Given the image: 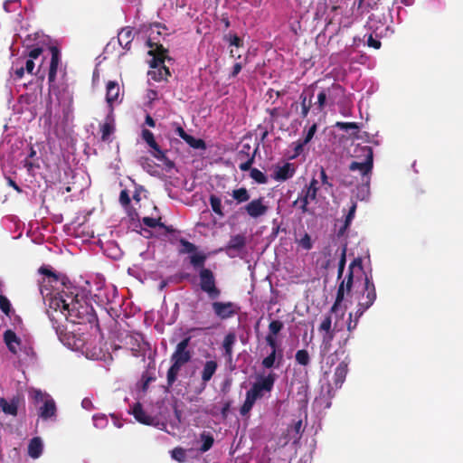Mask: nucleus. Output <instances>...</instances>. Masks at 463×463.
Masks as SVG:
<instances>
[{"label": "nucleus", "mask_w": 463, "mask_h": 463, "mask_svg": "<svg viewBox=\"0 0 463 463\" xmlns=\"http://www.w3.org/2000/svg\"><path fill=\"white\" fill-rule=\"evenodd\" d=\"M47 315L59 339L63 341L66 335L64 321L73 324H86L97 322V316L93 307L83 298L73 291L61 290L51 298L48 304Z\"/></svg>", "instance_id": "obj_1"}, {"label": "nucleus", "mask_w": 463, "mask_h": 463, "mask_svg": "<svg viewBox=\"0 0 463 463\" xmlns=\"http://www.w3.org/2000/svg\"><path fill=\"white\" fill-rule=\"evenodd\" d=\"M179 241L183 246L181 253H192L189 256L190 264L198 271L200 289L212 300L219 298L222 290L217 286L216 277L212 269L204 267L207 255L203 252H196V246L184 238Z\"/></svg>", "instance_id": "obj_2"}, {"label": "nucleus", "mask_w": 463, "mask_h": 463, "mask_svg": "<svg viewBox=\"0 0 463 463\" xmlns=\"http://www.w3.org/2000/svg\"><path fill=\"white\" fill-rule=\"evenodd\" d=\"M191 337L187 336L180 341L171 355L172 365L167 371L166 381L167 385L172 387L177 380L181 368L192 359V352L188 350Z\"/></svg>", "instance_id": "obj_3"}, {"label": "nucleus", "mask_w": 463, "mask_h": 463, "mask_svg": "<svg viewBox=\"0 0 463 463\" xmlns=\"http://www.w3.org/2000/svg\"><path fill=\"white\" fill-rule=\"evenodd\" d=\"M31 396L33 404L37 407L40 418L46 420L56 416V404L50 394L43 392L41 390H33Z\"/></svg>", "instance_id": "obj_4"}, {"label": "nucleus", "mask_w": 463, "mask_h": 463, "mask_svg": "<svg viewBox=\"0 0 463 463\" xmlns=\"http://www.w3.org/2000/svg\"><path fill=\"white\" fill-rule=\"evenodd\" d=\"M360 151L364 156L365 159L364 162H356L353 161L349 169L351 171H359L363 176V178H366V184L369 185L370 182V175L372 174L373 166V151L371 146H364L360 148Z\"/></svg>", "instance_id": "obj_5"}, {"label": "nucleus", "mask_w": 463, "mask_h": 463, "mask_svg": "<svg viewBox=\"0 0 463 463\" xmlns=\"http://www.w3.org/2000/svg\"><path fill=\"white\" fill-rule=\"evenodd\" d=\"M141 136L143 140L148 145L150 148H152L153 151L151 154L156 159L161 161L167 169H172L175 167L174 161L169 159L166 156L167 150L161 149L155 139L154 134L150 130L144 128L142 130Z\"/></svg>", "instance_id": "obj_6"}, {"label": "nucleus", "mask_w": 463, "mask_h": 463, "mask_svg": "<svg viewBox=\"0 0 463 463\" xmlns=\"http://www.w3.org/2000/svg\"><path fill=\"white\" fill-rule=\"evenodd\" d=\"M38 271L40 274L44 276L42 280H39L40 293L43 299H48L50 301L51 298L54 297L52 294V288L54 287V284L56 285L60 282V278L56 273L45 266H42Z\"/></svg>", "instance_id": "obj_7"}, {"label": "nucleus", "mask_w": 463, "mask_h": 463, "mask_svg": "<svg viewBox=\"0 0 463 463\" xmlns=\"http://www.w3.org/2000/svg\"><path fill=\"white\" fill-rule=\"evenodd\" d=\"M376 289L375 285L373 281L372 276L365 275L364 294L362 300L357 305L356 315L361 317L363 314L373 306L376 299Z\"/></svg>", "instance_id": "obj_8"}, {"label": "nucleus", "mask_w": 463, "mask_h": 463, "mask_svg": "<svg viewBox=\"0 0 463 463\" xmlns=\"http://www.w3.org/2000/svg\"><path fill=\"white\" fill-rule=\"evenodd\" d=\"M275 381L276 374L270 373L267 376L261 377L260 380L255 382L247 392L257 401L264 396V392H269L273 389Z\"/></svg>", "instance_id": "obj_9"}, {"label": "nucleus", "mask_w": 463, "mask_h": 463, "mask_svg": "<svg viewBox=\"0 0 463 463\" xmlns=\"http://www.w3.org/2000/svg\"><path fill=\"white\" fill-rule=\"evenodd\" d=\"M212 308L215 316L222 320L232 317L237 314L238 307L233 302L213 301Z\"/></svg>", "instance_id": "obj_10"}, {"label": "nucleus", "mask_w": 463, "mask_h": 463, "mask_svg": "<svg viewBox=\"0 0 463 463\" xmlns=\"http://www.w3.org/2000/svg\"><path fill=\"white\" fill-rule=\"evenodd\" d=\"M268 206L264 203L263 197L251 200L241 208V211L247 213V214L253 219H258L265 215L268 212Z\"/></svg>", "instance_id": "obj_11"}, {"label": "nucleus", "mask_w": 463, "mask_h": 463, "mask_svg": "<svg viewBox=\"0 0 463 463\" xmlns=\"http://www.w3.org/2000/svg\"><path fill=\"white\" fill-rule=\"evenodd\" d=\"M147 45L150 48H154L148 52V53L153 56V59L150 61V66L154 69H159L164 65L167 50L162 44L153 43L150 39L147 41Z\"/></svg>", "instance_id": "obj_12"}, {"label": "nucleus", "mask_w": 463, "mask_h": 463, "mask_svg": "<svg viewBox=\"0 0 463 463\" xmlns=\"http://www.w3.org/2000/svg\"><path fill=\"white\" fill-rule=\"evenodd\" d=\"M318 330L320 332H325L322 343L325 349H328L331 345V342L335 337V328H332V317L330 314L325 316L318 327Z\"/></svg>", "instance_id": "obj_13"}, {"label": "nucleus", "mask_w": 463, "mask_h": 463, "mask_svg": "<svg viewBox=\"0 0 463 463\" xmlns=\"http://www.w3.org/2000/svg\"><path fill=\"white\" fill-rule=\"evenodd\" d=\"M175 133L193 148L205 149L206 147L205 142L203 139L188 135L179 124H175Z\"/></svg>", "instance_id": "obj_14"}, {"label": "nucleus", "mask_w": 463, "mask_h": 463, "mask_svg": "<svg viewBox=\"0 0 463 463\" xmlns=\"http://www.w3.org/2000/svg\"><path fill=\"white\" fill-rule=\"evenodd\" d=\"M317 200V195L311 194L310 192L302 189L301 193L298 194L297 200H295L292 203L294 207H298L301 210L302 213H310L308 209V204L310 201Z\"/></svg>", "instance_id": "obj_15"}, {"label": "nucleus", "mask_w": 463, "mask_h": 463, "mask_svg": "<svg viewBox=\"0 0 463 463\" xmlns=\"http://www.w3.org/2000/svg\"><path fill=\"white\" fill-rule=\"evenodd\" d=\"M119 85L115 80H109L106 86V101L109 106L110 112H113V104L119 97Z\"/></svg>", "instance_id": "obj_16"}, {"label": "nucleus", "mask_w": 463, "mask_h": 463, "mask_svg": "<svg viewBox=\"0 0 463 463\" xmlns=\"http://www.w3.org/2000/svg\"><path fill=\"white\" fill-rule=\"evenodd\" d=\"M52 58L48 73L49 83H53L56 79L57 70L60 62V51L56 46L50 48Z\"/></svg>", "instance_id": "obj_17"}, {"label": "nucleus", "mask_w": 463, "mask_h": 463, "mask_svg": "<svg viewBox=\"0 0 463 463\" xmlns=\"http://www.w3.org/2000/svg\"><path fill=\"white\" fill-rule=\"evenodd\" d=\"M323 90L327 95L329 106L335 105L338 99L345 95V89L339 83H333Z\"/></svg>", "instance_id": "obj_18"}, {"label": "nucleus", "mask_w": 463, "mask_h": 463, "mask_svg": "<svg viewBox=\"0 0 463 463\" xmlns=\"http://www.w3.org/2000/svg\"><path fill=\"white\" fill-rule=\"evenodd\" d=\"M348 373V363L345 361H342L335 369L334 373V384L335 389H339L342 387L344 382L345 381L346 375Z\"/></svg>", "instance_id": "obj_19"}, {"label": "nucleus", "mask_w": 463, "mask_h": 463, "mask_svg": "<svg viewBox=\"0 0 463 463\" xmlns=\"http://www.w3.org/2000/svg\"><path fill=\"white\" fill-rule=\"evenodd\" d=\"M142 223L149 228H159L164 230L162 234L166 235L167 233L175 232V229L172 226H166L163 222H161V217L159 218H152V217H143L141 220Z\"/></svg>", "instance_id": "obj_20"}, {"label": "nucleus", "mask_w": 463, "mask_h": 463, "mask_svg": "<svg viewBox=\"0 0 463 463\" xmlns=\"http://www.w3.org/2000/svg\"><path fill=\"white\" fill-rule=\"evenodd\" d=\"M132 414L135 419L143 424L151 425L154 422V418L148 415L143 409V406L140 402H137L132 407Z\"/></svg>", "instance_id": "obj_21"}, {"label": "nucleus", "mask_w": 463, "mask_h": 463, "mask_svg": "<svg viewBox=\"0 0 463 463\" xmlns=\"http://www.w3.org/2000/svg\"><path fill=\"white\" fill-rule=\"evenodd\" d=\"M133 39V29L128 26L122 28L118 34V43L126 50H130Z\"/></svg>", "instance_id": "obj_22"}, {"label": "nucleus", "mask_w": 463, "mask_h": 463, "mask_svg": "<svg viewBox=\"0 0 463 463\" xmlns=\"http://www.w3.org/2000/svg\"><path fill=\"white\" fill-rule=\"evenodd\" d=\"M100 131L101 140L104 142L109 141V137L115 131L113 112H109L107 116L105 123L100 126Z\"/></svg>", "instance_id": "obj_23"}, {"label": "nucleus", "mask_w": 463, "mask_h": 463, "mask_svg": "<svg viewBox=\"0 0 463 463\" xmlns=\"http://www.w3.org/2000/svg\"><path fill=\"white\" fill-rule=\"evenodd\" d=\"M282 357H283V355H282L281 350L279 351V354H278V352L271 351L270 354L262 360L261 364L264 368H267V369H269L272 367L278 368L280 365Z\"/></svg>", "instance_id": "obj_24"}, {"label": "nucleus", "mask_w": 463, "mask_h": 463, "mask_svg": "<svg viewBox=\"0 0 463 463\" xmlns=\"http://www.w3.org/2000/svg\"><path fill=\"white\" fill-rule=\"evenodd\" d=\"M295 174V168L292 164L285 163L279 167L275 173V179L279 181H286L291 178Z\"/></svg>", "instance_id": "obj_25"}, {"label": "nucleus", "mask_w": 463, "mask_h": 463, "mask_svg": "<svg viewBox=\"0 0 463 463\" xmlns=\"http://www.w3.org/2000/svg\"><path fill=\"white\" fill-rule=\"evenodd\" d=\"M43 441L40 437L33 438L28 445V455L33 458H38L43 453Z\"/></svg>", "instance_id": "obj_26"}, {"label": "nucleus", "mask_w": 463, "mask_h": 463, "mask_svg": "<svg viewBox=\"0 0 463 463\" xmlns=\"http://www.w3.org/2000/svg\"><path fill=\"white\" fill-rule=\"evenodd\" d=\"M4 340L9 351L13 354H16L17 349L15 345H19L21 344V340L16 335V334L14 331L8 329L4 333Z\"/></svg>", "instance_id": "obj_27"}, {"label": "nucleus", "mask_w": 463, "mask_h": 463, "mask_svg": "<svg viewBox=\"0 0 463 463\" xmlns=\"http://www.w3.org/2000/svg\"><path fill=\"white\" fill-rule=\"evenodd\" d=\"M236 336L233 333H229L224 337L222 346L224 349V356L229 362H232V347L235 344Z\"/></svg>", "instance_id": "obj_28"}, {"label": "nucleus", "mask_w": 463, "mask_h": 463, "mask_svg": "<svg viewBox=\"0 0 463 463\" xmlns=\"http://www.w3.org/2000/svg\"><path fill=\"white\" fill-rule=\"evenodd\" d=\"M217 363L213 360L207 361L204 364L203 369L202 371V381L203 382V383H208L212 379V377L213 376L217 370Z\"/></svg>", "instance_id": "obj_29"}, {"label": "nucleus", "mask_w": 463, "mask_h": 463, "mask_svg": "<svg viewBox=\"0 0 463 463\" xmlns=\"http://www.w3.org/2000/svg\"><path fill=\"white\" fill-rule=\"evenodd\" d=\"M246 245V237L243 234H237L232 236L228 244L227 250H233L236 251L241 250Z\"/></svg>", "instance_id": "obj_30"}, {"label": "nucleus", "mask_w": 463, "mask_h": 463, "mask_svg": "<svg viewBox=\"0 0 463 463\" xmlns=\"http://www.w3.org/2000/svg\"><path fill=\"white\" fill-rule=\"evenodd\" d=\"M4 10L6 13H17V21L19 22L23 18L21 0H5L4 3Z\"/></svg>", "instance_id": "obj_31"}, {"label": "nucleus", "mask_w": 463, "mask_h": 463, "mask_svg": "<svg viewBox=\"0 0 463 463\" xmlns=\"http://www.w3.org/2000/svg\"><path fill=\"white\" fill-rule=\"evenodd\" d=\"M0 407L5 414L16 416L18 412V401L13 399L9 402L5 398H0Z\"/></svg>", "instance_id": "obj_32"}, {"label": "nucleus", "mask_w": 463, "mask_h": 463, "mask_svg": "<svg viewBox=\"0 0 463 463\" xmlns=\"http://www.w3.org/2000/svg\"><path fill=\"white\" fill-rule=\"evenodd\" d=\"M26 71L23 66V63L16 58L12 64L10 69V77L14 80H19L24 78Z\"/></svg>", "instance_id": "obj_33"}, {"label": "nucleus", "mask_w": 463, "mask_h": 463, "mask_svg": "<svg viewBox=\"0 0 463 463\" xmlns=\"http://www.w3.org/2000/svg\"><path fill=\"white\" fill-rule=\"evenodd\" d=\"M355 211L356 203H353L345 216V222L337 231L338 237H342L345 233L346 230L349 228L353 219L354 218Z\"/></svg>", "instance_id": "obj_34"}, {"label": "nucleus", "mask_w": 463, "mask_h": 463, "mask_svg": "<svg viewBox=\"0 0 463 463\" xmlns=\"http://www.w3.org/2000/svg\"><path fill=\"white\" fill-rule=\"evenodd\" d=\"M232 196L237 203H246L250 197L249 191L245 187L234 189L232 193Z\"/></svg>", "instance_id": "obj_35"}, {"label": "nucleus", "mask_w": 463, "mask_h": 463, "mask_svg": "<svg viewBox=\"0 0 463 463\" xmlns=\"http://www.w3.org/2000/svg\"><path fill=\"white\" fill-rule=\"evenodd\" d=\"M209 203H210L213 212L215 214H217L220 217L224 216V213L222 211V201L218 196H216L215 194H211L209 197Z\"/></svg>", "instance_id": "obj_36"}, {"label": "nucleus", "mask_w": 463, "mask_h": 463, "mask_svg": "<svg viewBox=\"0 0 463 463\" xmlns=\"http://www.w3.org/2000/svg\"><path fill=\"white\" fill-rule=\"evenodd\" d=\"M201 441H202V445H201L199 450L203 453V452L208 451L213 447L214 439L212 434L203 431L201 434Z\"/></svg>", "instance_id": "obj_37"}, {"label": "nucleus", "mask_w": 463, "mask_h": 463, "mask_svg": "<svg viewBox=\"0 0 463 463\" xmlns=\"http://www.w3.org/2000/svg\"><path fill=\"white\" fill-rule=\"evenodd\" d=\"M255 402L256 401L253 399V397L250 396L248 392H246V399L240 409L241 415L243 417L247 416L251 411Z\"/></svg>", "instance_id": "obj_38"}, {"label": "nucleus", "mask_w": 463, "mask_h": 463, "mask_svg": "<svg viewBox=\"0 0 463 463\" xmlns=\"http://www.w3.org/2000/svg\"><path fill=\"white\" fill-rule=\"evenodd\" d=\"M252 155V149L250 144H243L241 149L237 152L235 160L243 161L247 160Z\"/></svg>", "instance_id": "obj_39"}, {"label": "nucleus", "mask_w": 463, "mask_h": 463, "mask_svg": "<svg viewBox=\"0 0 463 463\" xmlns=\"http://www.w3.org/2000/svg\"><path fill=\"white\" fill-rule=\"evenodd\" d=\"M296 362L303 366H307L310 363V356L306 349L298 350L295 354Z\"/></svg>", "instance_id": "obj_40"}, {"label": "nucleus", "mask_w": 463, "mask_h": 463, "mask_svg": "<svg viewBox=\"0 0 463 463\" xmlns=\"http://www.w3.org/2000/svg\"><path fill=\"white\" fill-rule=\"evenodd\" d=\"M150 74L152 75V79L156 80V81H160V80H166L168 76H170V71L169 69L165 66V65H162L157 72L156 71H152L150 72Z\"/></svg>", "instance_id": "obj_41"}, {"label": "nucleus", "mask_w": 463, "mask_h": 463, "mask_svg": "<svg viewBox=\"0 0 463 463\" xmlns=\"http://www.w3.org/2000/svg\"><path fill=\"white\" fill-rule=\"evenodd\" d=\"M344 298H345V297H344V284L340 283L339 286H338V288H337L336 298H335V303L333 304V306L330 308V314L331 313H335L337 311L338 307L340 306V304L342 303Z\"/></svg>", "instance_id": "obj_42"}, {"label": "nucleus", "mask_w": 463, "mask_h": 463, "mask_svg": "<svg viewBox=\"0 0 463 463\" xmlns=\"http://www.w3.org/2000/svg\"><path fill=\"white\" fill-rule=\"evenodd\" d=\"M250 176L258 184H264L268 183L266 175L257 168L250 169Z\"/></svg>", "instance_id": "obj_43"}, {"label": "nucleus", "mask_w": 463, "mask_h": 463, "mask_svg": "<svg viewBox=\"0 0 463 463\" xmlns=\"http://www.w3.org/2000/svg\"><path fill=\"white\" fill-rule=\"evenodd\" d=\"M316 105V109L321 112L324 110V109L326 107V106H329L328 104V98H327V95L325 93V91L323 90V89L319 91V93L317 94V103L315 104Z\"/></svg>", "instance_id": "obj_44"}, {"label": "nucleus", "mask_w": 463, "mask_h": 463, "mask_svg": "<svg viewBox=\"0 0 463 463\" xmlns=\"http://www.w3.org/2000/svg\"><path fill=\"white\" fill-rule=\"evenodd\" d=\"M284 324L280 320H272L269 324V334L268 335L276 336L283 329Z\"/></svg>", "instance_id": "obj_45"}, {"label": "nucleus", "mask_w": 463, "mask_h": 463, "mask_svg": "<svg viewBox=\"0 0 463 463\" xmlns=\"http://www.w3.org/2000/svg\"><path fill=\"white\" fill-rule=\"evenodd\" d=\"M92 420L94 426L98 429H104L109 424L108 417L102 413L94 414Z\"/></svg>", "instance_id": "obj_46"}, {"label": "nucleus", "mask_w": 463, "mask_h": 463, "mask_svg": "<svg viewBox=\"0 0 463 463\" xmlns=\"http://www.w3.org/2000/svg\"><path fill=\"white\" fill-rule=\"evenodd\" d=\"M257 150H258V147L254 148L252 150V155L247 160L239 161L240 162V164H239L240 170L245 172V171H249V170L250 171V169H252L251 165L254 163Z\"/></svg>", "instance_id": "obj_47"}, {"label": "nucleus", "mask_w": 463, "mask_h": 463, "mask_svg": "<svg viewBox=\"0 0 463 463\" xmlns=\"http://www.w3.org/2000/svg\"><path fill=\"white\" fill-rule=\"evenodd\" d=\"M299 99L301 105V117L307 118L311 108V99L307 101V97L303 93L300 95Z\"/></svg>", "instance_id": "obj_48"}, {"label": "nucleus", "mask_w": 463, "mask_h": 463, "mask_svg": "<svg viewBox=\"0 0 463 463\" xmlns=\"http://www.w3.org/2000/svg\"><path fill=\"white\" fill-rule=\"evenodd\" d=\"M21 63H23L24 68L25 69L28 74L33 73L34 69V61L32 59L27 58L23 55L17 58Z\"/></svg>", "instance_id": "obj_49"}, {"label": "nucleus", "mask_w": 463, "mask_h": 463, "mask_svg": "<svg viewBox=\"0 0 463 463\" xmlns=\"http://www.w3.org/2000/svg\"><path fill=\"white\" fill-rule=\"evenodd\" d=\"M346 262V246L345 245L341 250V257L338 263L337 278L340 279L343 276Z\"/></svg>", "instance_id": "obj_50"}, {"label": "nucleus", "mask_w": 463, "mask_h": 463, "mask_svg": "<svg viewBox=\"0 0 463 463\" xmlns=\"http://www.w3.org/2000/svg\"><path fill=\"white\" fill-rule=\"evenodd\" d=\"M335 127L336 128H339V129L345 130V131L358 130V128H359L357 123H355V122H341V121H337L335 124Z\"/></svg>", "instance_id": "obj_51"}, {"label": "nucleus", "mask_w": 463, "mask_h": 463, "mask_svg": "<svg viewBox=\"0 0 463 463\" xmlns=\"http://www.w3.org/2000/svg\"><path fill=\"white\" fill-rule=\"evenodd\" d=\"M344 284V292H350L354 283V271L348 270L346 277L341 281Z\"/></svg>", "instance_id": "obj_52"}, {"label": "nucleus", "mask_w": 463, "mask_h": 463, "mask_svg": "<svg viewBox=\"0 0 463 463\" xmlns=\"http://www.w3.org/2000/svg\"><path fill=\"white\" fill-rule=\"evenodd\" d=\"M299 246H301L303 249L309 250L313 247V243L311 241V237L308 233H305L304 236L298 241Z\"/></svg>", "instance_id": "obj_53"}, {"label": "nucleus", "mask_w": 463, "mask_h": 463, "mask_svg": "<svg viewBox=\"0 0 463 463\" xmlns=\"http://www.w3.org/2000/svg\"><path fill=\"white\" fill-rule=\"evenodd\" d=\"M0 309L5 314L8 315L11 309V304L8 298L4 296L0 295Z\"/></svg>", "instance_id": "obj_54"}, {"label": "nucleus", "mask_w": 463, "mask_h": 463, "mask_svg": "<svg viewBox=\"0 0 463 463\" xmlns=\"http://www.w3.org/2000/svg\"><path fill=\"white\" fill-rule=\"evenodd\" d=\"M156 380V377L151 376L148 374L147 372L143 373L141 376L142 381V390L146 392L148 388V385L151 382H154Z\"/></svg>", "instance_id": "obj_55"}, {"label": "nucleus", "mask_w": 463, "mask_h": 463, "mask_svg": "<svg viewBox=\"0 0 463 463\" xmlns=\"http://www.w3.org/2000/svg\"><path fill=\"white\" fill-rule=\"evenodd\" d=\"M317 126L316 123H314L310 128L309 129L307 130L305 137L302 139L303 140V144H307L311 141V139L313 138L315 133L317 132Z\"/></svg>", "instance_id": "obj_56"}, {"label": "nucleus", "mask_w": 463, "mask_h": 463, "mask_svg": "<svg viewBox=\"0 0 463 463\" xmlns=\"http://www.w3.org/2000/svg\"><path fill=\"white\" fill-rule=\"evenodd\" d=\"M119 202L124 207H127L130 204L131 200L128 190L124 189L120 192Z\"/></svg>", "instance_id": "obj_57"}, {"label": "nucleus", "mask_w": 463, "mask_h": 463, "mask_svg": "<svg viewBox=\"0 0 463 463\" xmlns=\"http://www.w3.org/2000/svg\"><path fill=\"white\" fill-rule=\"evenodd\" d=\"M305 190L310 192L313 194H316L317 196L318 192V182L317 179L313 178L308 185H306L304 187Z\"/></svg>", "instance_id": "obj_58"}, {"label": "nucleus", "mask_w": 463, "mask_h": 463, "mask_svg": "<svg viewBox=\"0 0 463 463\" xmlns=\"http://www.w3.org/2000/svg\"><path fill=\"white\" fill-rule=\"evenodd\" d=\"M230 45L241 47L242 46V40L237 34H231L229 37H226Z\"/></svg>", "instance_id": "obj_59"}, {"label": "nucleus", "mask_w": 463, "mask_h": 463, "mask_svg": "<svg viewBox=\"0 0 463 463\" xmlns=\"http://www.w3.org/2000/svg\"><path fill=\"white\" fill-rule=\"evenodd\" d=\"M141 165L148 173L153 174L152 170L154 169V162L151 159L147 157L141 158Z\"/></svg>", "instance_id": "obj_60"}, {"label": "nucleus", "mask_w": 463, "mask_h": 463, "mask_svg": "<svg viewBox=\"0 0 463 463\" xmlns=\"http://www.w3.org/2000/svg\"><path fill=\"white\" fill-rule=\"evenodd\" d=\"M42 53H43V48L35 47V48H33L31 51H29V52L25 56L33 61L34 59H37Z\"/></svg>", "instance_id": "obj_61"}, {"label": "nucleus", "mask_w": 463, "mask_h": 463, "mask_svg": "<svg viewBox=\"0 0 463 463\" xmlns=\"http://www.w3.org/2000/svg\"><path fill=\"white\" fill-rule=\"evenodd\" d=\"M265 339L267 345L271 348V351L278 352L277 337L267 335Z\"/></svg>", "instance_id": "obj_62"}, {"label": "nucleus", "mask_w": 463, "mask_h": 463, "mask_svg": "<svg viewBox=\"0 0 463 463\" xmlns=\"http://www.w3.org/2000/svg\"><path fill=\"white\" fill-rule=\"evenodd\" d=\"M367 45L369 47H373V48L378 50L381 48L382 43L379 40L373 38V36L372 34H370L367 39Z\"/></svg>", "instance_id": "obj_63"}, {"label": "nucleus", "mask_w": 463, "mask_h": 463, "mask_svg": "<svg viewBox=\"0 0 463 463\" xmlns=\"http://www.w3.org/2000/svg\"><path fill=\"white\" fill-rule=\"evenodd\" d=\"M354 268L363 269V260L360 257H357L353 260V261L349 264L348 270L354 271Z\"/></svg>", "instance_id": "obj_64"}]
</instances>
